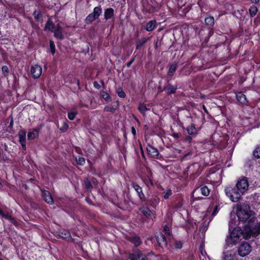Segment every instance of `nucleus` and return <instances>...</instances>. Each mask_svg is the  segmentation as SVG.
I'll use <instances>...</instances> for the list:
<instances>
[{
	"instance_id": "nucleus-19",
	"label": "nucleus",
	"mask_w": 260,
	"mask_h": 260,
	"mask_svg": "<svg viewBox=\"0 0 260 260\" xmlns=\"http://www.w3.org/2000/svg\"><path fill=\"white\" fill-rule=\"evenodd\" d=\"M140 211L145 217L149 218L151 217L152 215V211L148 207H142L140 208Z\"/></svg>"
},
{
	"instance_id": "nucleus-42",
	"label": "nucleus",
	"mask_w": 260,
	"mask_h": 260,
	"mask_svg": "<svg viewBox=\"0 0 260 260\" xmlns=\"http://www.w3.org/2000/svg\"><path fill=\"white\" fill-rule=\"evenodd\" d=\"M172 194V190L169 189L163 192V198L165 199H168Z\"/></svg>"
},
{
	"instance_id": "nucleus-35",
	"label": "nucleus",
	"mask_w": 260,
	"mask_h": 260,
	"mask_svg": "<svg viewBox=\"0 0 260 260\" xmlns=\"http://www.w3.org/2000/svg\"><path fill=\"white\" fill-rule=\"evenodd\" d=\"M42 13L40 10H35L33 12V16L37 22H39L40 18L42 17Z\"/></svg>"
},
{
	"instance_id": "nucleus-55",
	"label": "nucleus",
	"mask_w": 260,
	"mask_h": 260,
	"mask_svg": "<svg viewBox=\"0 0 260 260\" xmlns=\"http://www.w3.org/2000/svg\"><path fill=\"white\" fill-rule=\"evenodd\" d=\"M200 250L202 255H204L203 251H204V245L203 244H201L200 246Z\"/></svg>"
},
{
	"instance_id": "nucleus-25",
	"label": "nucleus",
	"mask_w": 260,
	"mask_h": 260,
	"mask_svg": "<svg viewBox=\"0 0 260 260\" xmlns=\"http://www.w3.org/2000/svg\"><path fill=\"white\" fill-rule=\"evenodd\" d=\"M186 131L190 135H196L197 134L196 128L193 124H191L190 125L187 126Z\"/></svg>"
},
{
	"instance_id": "nucleus-36",
	"label": "nucleus",
	"mask_w": 260,
	"mask_h": 260,
	"mask_svg": "<svg viewBox=\"0 0 260 260\" xmlns=\"http://www.w3.org/2000/svg\"><path fill=\"white\" fill-rule=\"evenodd\" d=\"M96 19V17H95L92 13H91L86 17L85 19V22L86 23L89 24Z\"/></svg>"
},
{
	"instance_id": "nucleus-28",
	"label": "nucleus",
	"mask_w": 260,
	"mask_h": 260,
	"mask_svg": "<svg viewBox=\"0 0 260 260\" xmlns=\"http://www.w3.org/2000/svg\"><path fill=\"white\" fill-rule=\"evenodd\" d=\"M200 189L202 195L204 196H208L209 194L210 190L207 186L201 185L200 187Z\"/></svg>"
},
{
	"instance_id": "nucleus-51",
	"label": "nucleus",
	"mask_w": 260,
	"mask_h": 260,
	"mask_svg": "<svg viewBox=\"0 0 260 260\" xmlns=\"http://www.w3.org/2000/svg\"><path fill=\"white\" fill-rule=\"evenodd\" d=\"M135 58H132L129 61L126 63V66L127 68H129L131 64L133 63L135 60Z\"/></svg>"
},
{
	"instance_id": "nucleus-24",
	"label": "nucleus",
	"mask_w": 260,
	"mask_h": 260,
	"mask_svg": "<svg viewBox=\"0 0 260 260\" xmlns=\"http://www.w3.org/2000/svg\"><path fill=\"white\" fill-rule=\"evenodd\" d=\"M129 241L135 244L136 247L140 245L142 243L140 238L138 236H133L129 238Z\"/></svg>"
},
{
	"instance_id": "nucleus-17",
	"label": "nucleus",
	"mask_w": 260,
	"mask_h": 260,
	"mask_svg": "<svg viewBox=\"0 0 260 260\" xmlns=\"http://www.w3.org/2000/svg\"><path fill=\"white\" fill-rule=\"evenodd\" d=\"M236 256V252L232 250H228L223 252L224 260H234Z\"/></svg>"
},
{
	"instance_id": "nucleus-9",
	"label": "nucleus",
	"mask_w": 260,
	"mask_h": 260,
	"mask_svg": "<svg viewBox=\"0 0 260 260\" xmlns=\"http://www.w3.org/2000/svg\"><path fill=\"white\" fill-rule=\"evenodd\" d=\"M132 186L135 189V190L137 192L138 196L140 199V200L141 202H144L146 201V198L143 193V190L141 187H140L138 184L135 182H133L132 183Z\"/></svg>"
},
{
	"instance_id": "nucleus-4",
	"label": "nucleus",
	"mask_w": 260,
	"mask_h": 260,
	"mask_svg": "<svg viewBox=\"0 0 260 260\" xmlns=\"http://www.w3.org/2000/svg\"><path fill=\"white\" fill-rule=\"evenodd\" d=\"M260 234V224L257 223L253 227L246 225L244 227V238L248 240L251 237H255Z\"/></svg>"
},
{
	"instance_id": "nucleus-60",
	"label": "nucleus",
	"mask_w": 260,
	"mask_h": 260,
	"mask_svg": "<svg viewBox=\"0 0 260 260\" xmlns=\"http://www.w3.org/2000/svg\"><path fill=\"white\" fill-rule=\"evenodd\" d=\"M251 1L253 4H257L259 2V0H251Z\"/></svg>"
},
{
	"instance_id": "nucleus-39",
	"label": "nucleus",
	"mask_w": 260,
	"mask_h": 260,
	"mask_svg": "<svg viewBox=\"0 0 260 260\" xmlns=\"http://www.w3.org/2000/svg\"><path fill=\"white\" fill-rule=\"evenodd\" d=\"M138 110L143 114H145V112L148 110L146 105L143 104H141L138 107Z\"/></svg>"
},
{
	"instance_id": "nucleus-49",
	"label": "nucleus",
	"mask_w": 260,
	"mask_h": 260,
	"mask_svg": "<svg viewBox=\"0 0 260 260\" xmlns=\"http://www.w3.org/2000/svg\"><path fill=\"white\" fill-rule=\"evenodd\" d=\"M164 232H165V234H164L165 236L170 235V228L168 225H166L164 226Z\"/></svg>"
},
{
	"instance_id": "nucleus-34",
	"label": "nucleus",
	"mask_w": 260,
	"mask_h": 260,
	"mask_svg": "<svg viewBox=\"0 0 260 260\" xmlns=\"http://www.w3.org/2000/svg\"><path fill=\"white\" fill-rule=\"evenodd\" d=\"M101 96L104 100H105L107 102L111 101V98L110 96L106 91H102L101 92Z\"/></svg>"
},
{
	"instance_id": "nucleus-6",
	"label": "nucleus",
	"mask_w": 260,
	"mask_h": 260,
	"mask_svg": "<svg viewBox=\"0 0 260 260\" xmlns=\"http://www.w3.org/2000/svg\"><path fill=\"white\" fill-rule=\"evenodd\" d=\"M235 186L238 190L241 192L242 194H244L248 190L249 187L247 178L246 177H242L238 180Z\"/></svg>"
},
{
	"instance_id": "nucleus-62",
	"label": "nucleus",
	"mask_w": 260,
	"mask_h": 260,
	"mask_svg": "<svg viewBox=\"0 0 260 260\" xmlns=\"http://www.w3.org/2000/svg\"><path fill=\"white\" fill-rule=\"evenodd\" d=\"M203 109L205 112H206V113H208L207 109H206V107L204 105L203 106Z\"/></svg>"
},
{
	"instance_id": "nucleus-31",
	"label": "nucleus",
	"mask_w": 260,
	"mask_h": 260,
	"mask_svg": "<svg viewBox=\"0 0 260 260\" xmlns=\"http://www.w3.org/2000/svg\"><path fill=\"white\" fill-rule=\"evenodd\" d=\"M62 30H54L53 32H54V36L60 40L64 39V37L62 33Z\"/></svg>"
},
{
	"instance_id": "nucleus-1",
	"label": "nucleus",
	"mask_w": 260,
	"mask_h": 260,
	"mask_svg": "<svg viewBox=\"0 0 260 260\" xmlns=\"http://www.w3.org/2000/svg\"><path fill=\"white\" fill-rule=\"evenodd\" d=\"M244 229L242 231L239 227H237L230 233L225 239V246H232L236 245L239 240L240 237H244Z\"/></svg>"
},
{
	"instance_id": "nucleus-44",
	"label": "nucleus",
	"mask_w": 260,
	"mask_h": 260,
	"mask_svg": "<svg viewBox=\"0 0 260 260\" xmlns=\"http://www.w3.org/2000/svg\"><path fill=\"white\" fill-rule=\"evenodd\" d=\"M115 108L112 106H107L104 108V111L106 112H110L112 113L115 112Z\"/></svg>"
},
{
	"instance_id": "nucleus-16",
	"label": "nucleus",
	"mask_w": 260,
	"mask_h": 260,
	"mask_svg": "<svg viewBox=\"0 0 260 260\" xmlns=\"http://www.w3.org/2000/svg\"><path fill=\"white\" fill-rule=\"evenodd\" d=\"M177 89V85L174 86L169 83L164 86L162 90L166 91L167 94L170 95L175 93Z\"/></svg>"
},
{
	"instance_id": "nucleus-61",
	"label": "nucleus",
	"mask_w": 260,
	"mask_h": 260,
	"mask_svg": "<svg viewBox=\"0 0 260 260\" xmlns=\"http://www.w3.org/2000/svg\"><path fill=\"white\" fill-rule=\"evenodd\" d=\"M141 258V259L140 260H148L145 255H144V256L143 255Z\"/></svg>"
},
{
	"instance_id": "nucleus-8",
	"label": "nucleus",
	"mask_w": 260,
	"mask_h": 260,
	"mask_svg": "<svg viewBox=\"0 0 260 260\" xmlns=\"http://www.w3.org/2000/svg\"><path fill=\"white\" fill-rule=\"evenodd\" d=\"M143 203L155 209L159 203V199L156 195H152L148 196L147 199H146V201Z\"/></svg>"
},
{
	"instance_id": "nucleus-7",
	"label": "nucleus",
	"mask_w": 260,
	"mask_h": 260,
	"mask_svg": "<svg viewBox=\"0 0 260 260\" xmlns=\"http://www.w3.org/2000/svg\"><path fill=\"white\" fill-rule=\"evenodd\" d=\"M187 169V171L190 173V176H192V177L199 176L202 172L201 166L198 163L192 164L188 167Z\"/></svg>"
},
{
	"instance_id": "nucleus-56",
	"label": "nucleus",
	"mask_w": 260,
	"mask_h": 260,
	"mask_svg": "<svg viewBox=\"0 0 260 260\" xmlns=\"http://www.w3.org/2000/svg\"><path fill=\"white\" fill-rule=\"evenodd\" d=\"M260 19V14H258L257 17L254 19V23H255L256 21H258V20Z\"/></svg>"
},
{
	"instance_id": "nucleus-33",
	"label": "nucleus",
	"mask_w": 260,
	"mask_h": 260,
	"mask_svg": "<svg viewBox=\"0 0 260 260\" xmlns=\"http://www.w3.org/2000/svg\"><path fill=\"white\" fill-rule=\"evenodd\" d=\"M205 23L209 26H212L214 24V19L212 16H209L205 19Z\"/></svg>"
},
{
	"instance_id": "nucleus-52",
	"label": "nucleus",
	"mask_w": 260,
	"mask_h": 260,
	"mask_svg": "<svg viewBox=\"0 0 260 260\" xmlns=\"http://www.w3.org/2000/svg\"><path fill=\"white\" fill-rule=\"evenodd\" d=\"M9 220L10 221V222L11 223H12L13 224H14L16 226L18 224L17 222L12 217H11L10 218Z\"/></svg>"
},
{
	"instance_id": "nucleus-63",
	"label": "nucleus",
	"mask_w": 260,
	"mask_h": 260,
	"mask_svg": "<svg viewBox=\"0 0 260 260\" xmlns=\"http://www.w3.org/2000/svg\"><path fill=\"white\" fill-rule=\"evenodd\" d=\"M189 154H190V153H187V154H185V155H184V156H183V159H185V158H186V157L188 155H189Z\"/></svg>"
},
{
	"instance_id": "nucleus-64",
	"label": "nucleus",
	"mask_w": 260,
	"mask_h": 260,
	"mask_svg": "<svg viewBox=\"0 0 260 260\" xmlns=\"http://www.w3.org/2000/svg\"><path fill=\"white\" fill-rule=\"evenodd\" d=\"M2 214H4V212H3V211L1 209H0V215L2 216Z\"/></svg>"
},
{
	"instance_id": "nucleus-59",
	"label": "nucleus",
	"mask_w": 260,
	"mask_h": 260,
	"mask_svg": "<svg viewBox=\"0 0 260 260\" xmlns=\"http://www.w3.org/2000/svg\"><path fill=\"white\" fill-rule=\"evenodd\" d=\"M173 137L175 138H178L179 137V135L178 133H174L173 134Z\"/></svg>"
},
{
	"instance_id": "nucleus-30",
	"label": "nucleus",
	"mask_w": 260,
	"mask_h": 260,
	"mask_svg": "<svg viewBox=\"0 0 260 260\" xmlns=\"http://www.w3.org/2000/svg\"><path fill=\"white\" fill-rule=\"evenodd\" d=\"M258 9L256 6L252 5L249 9V13L251 17H253L257 13Z\"/></svg>"
},
{
	"instance_id": "nucleus-57",
	"label": "nucleus",
	"mask_w": 260,
	"mask_h": 260,
	"mask_svg": "<svg viewBox=\"0 0 260 260\" xmlns=\"http://www.w3.org/2000/svg\"><path fill=\"white\" fill-rule=\"evenodd\" d=\"M186 141L190 142L192 140V138L190 136H187L185 139Z\"/></svg>"
},
{
	"instance_id": "nucleus-45",
	"label": "nucleus",
	"mask_w": 260,
	"mask_h": 260,
	"mask_svg": "<svg viewBox=\"0 0 260 260\" xmlns=\"http://www.w3.org/2000/svg\"><path fill=\"white\" fill-rule=\"evenodd\" d=\"M76 115V112H69L68 114V118L71 120H73V119H75Z\"/></svg>"
},
{
	"instance_id": "nucleus-21",
	"label": "nucleus",
	"mask_w": 260,
	"mask_h": 260,
	"mask_svg": "<svg viewBox=\"0 0 260 260\" xmlns=\"http://www.w3.org/2000/svg\"><path fill=\"white\" fill-rule=\"evenodd\" d=\"M149 39V38H142L141 39L137 40L136 44V49H140L143 45L146 43Z\"/></svg>"
},
{
	"instance_id": "nucleus-50",
	"label": "nucleus",
	"mask_w": 260,
	"mask_h": 260,
	"mask_svg": "<svg viewBox=\"0 0 260 260\" xmlns=\"http://www.w3.org/2000/svg\"><path fill=\"white\" fill-rule=\"evenodd\" d=\"M93 86L95 88L97 89H99L101 88V85L97 81H94L93 82Z\"/></svg>"
},
{
	"instance_id": "nucleus-20",
	"label": "nucleus",
	"mask_w": 260,
	"mask_h": 260,
	"mask_svg": "<svg viewBox=\"0 0 260 260\" xmlns=\"http://www.w3.org/2000/svg\"><path fill=\"white\" fill-rule=\"evenodd\" d=\"M59 236L63 239H67L69 238L70 239L72 240V238L71 237L70 233L64 229H61L58 231Z\"/></svg>"
},
{
	"instance_id": "nucleus-5",
	"label": "nucleus",
	"mask_w": 260,
	"mask_h": 260,
	"mask_svg": "<svg viewBox=\"0 0 260 260\" xmlns=\"http://www.w3.org/2000/svg\"><path fill=\"white\" fill-rule=\"evenodd\" d=\"M252 250V247L246 242H242L238 248V253L241 257L248 255Z\"/></svg>"
},
{
	"instance_id": "nucleus-48",
	"label": "nucleus",
	"mask_w": 260,
	"mask_h": 260,
	"mask_svg": "<svg viewBox=\"0 0 260 260\" xmlns=\"http://www.w3.org/2000/svg\"><path fill=\"white\" fill-rule=\"evenodd\" d=\"M182 205H183V203H182V201H180L178 203H177L174 205L173 208L175 209H178L182 207Z\"/></svg>"
},
{
	"instance_id": "nucleus-23",
	"label": "nucleus",
	"mask_w": 260,
	"mask_h": 260,
	"mask_svg": "<svg viewBox=\"0 0 260 260\" xmlns=\"http://www.w3.org/2000/svg\"><path fill=\"white\" fill-rule=\"evenodd\" d=\"M114 15V10L112 8L107 9L104 13V17L106 20L110 19Z\"/></svg>"
},
{
	"instance_id": "nucleus-41",
	"label": "nucleus",
	"mask_w": 260,
	"mask_h": 260,
	"mask_svg": "<svg viewBox=\"0 0 260 260\" xmlns=\"http://www.w3.org/2000/svg\"><path fill=\"white\" fill-rule=\"evenodd\" d=\"M50 51L53 55L55 53V44L52 41H50L49 42Z\"/></svg>"
},
{
	"instance_id": "nucleus-58",
	"label": "nucleus",
	"mask_w": 260,
	"mask_h": 260,
	"mask_svg": "<svg viewBox=\"0 0 260 260\" xmlns=\"http://www.w3.org/2000/svg\"><path fill=\"white\" fill-rule=\"evenodd\" d=\"M132 132L134 136L136 135V129L133 126L132 127Z\"/></svg>"
},
{
	"instance_id": "nucleus-13",
	"label": "nucleus",
	"mask_w": 260,
	"mask_h": 260,
	"mask_svg": "<svg viewBox=\"0 0 260 260\" xmlns=\"http://www.w3.org/2000/svg\"><path fill=\"white\" fill-rule=\"evenodd\" d=\"M147 151L150 157L154 158H159V152L158 149L150 145L147 147Z\"/></svg>"
},
{
	"instance_id": "nucleus-15",
	"label": "nucleus",
	"mask_w": 260,
	"mask_h": 260,
	"mask_svg": "<svg viewBox=\"0 0 260 260\" xmlns=\"http://www.w3.org/2000/svg\"><path fill=\"white\" fill-rule=\"evenodd\" d=\"M143 256V253L138 249H133V253H130L128 258L130 260H138Z\"/></svg>"
},
{
	"instance_id": "nucleus-2",
	"label": "nucleus",
	"mask_w": 260,
	"mask_h": 260,
	"mask_svg": "<svg viewBox=\"0 0 260 260\" xmlns=\"http://www.w3.org/2000/svg\"><path fill=\"white\" fill-rule=\"evenodd\" d=\"M250 206L247 204H239L237 206V215L240 221H247L251 215Z\"/></svg>"
},
{
	"instance_id": "nucleus-18",
	"label": "nucleus",
	"mask_w": 260,
	"mask_h": 260,
	"mask_svg": "<svg viewBox=\"0 0 260 260\" xmlns=\"http://www.w3.org/2000/svg\"><path fill=\"white\" fill-rule=\"evenodd\" d=\"M236 99L241 104L247 105L248 103L246 95L242 92H239L236 94Z\"/></svg>"
},
{
	"instance_id": "nucleus-26",
	"label": "nucleus",
	"mask_w": 260,
	"mask_h": 260,
	"mask_svg": "<svg viewBox=\"0 0 260 260\" xmlns=\"http://www.w3.org/2000/svg\"><path fill=\"white\" fill-rule=\"evenodd\" d=\"M39 135V131L37 129H34L32 132H30L27 134L28 140H33L35 139Z\"/></svg>"
},
{
	"instance_id": "nucleus-11",
	"label": "nucleus",
	"mask_w": 260,
	"mask_h": 260,
	"mask_svg": "<svg viewBox=\"0 0 260 260\" xmlns=\"http://www.w3.org/2000/svg\"><path fill=\"white\" fill-rule=\"evenodd\" d=\"M18 136L19 139V142L20 144L21 145L22 149L25 150L26 149V147L25 145L26 132L23 129H21L19 132Z\"/></svg>"
},
{
	"instance_id": "nucleus-40",
	"label": "nucleus",
	"mask_w": 260,
	"mask_h": 260,
	"mask_svg": "<svg viewBox=\"0 0 260 260\" xmlns=\"http://www.w3.org/2000/svg\"><path fill=\"white\" fill-rule=\"evenodd\" d=\"M76 161L78 165L81 166L83 165L85 162V158L81 156H78V157H76Z\"/></svg>"
},
{
	"instance_id": "nucleus-3",
	"label": "nucleus",
	"mask_w": 260,
	"mask_h": 260,
	"mask_svg": "<svg viewBox=\"0 0 260 260\" xmlns=\"http://www.w3.org/2000/svg\"><path fill=\"white\" fill-rule=\"evenodd\" d=\"M226 196L229 198L232 202H238L241 198V192L235 186H226L224 188Z\"/></svg>"
},
{
	"instance_id": "nucleus-54",
	"label": "nucleus",
	"mask_w": 260,
	"mask_h": 260,
	"mask_svg": "<svg viewBox=\"0 0 260 260\" xmlns=\"http://www.w3.org/2000/svg\"><path fill=\"white\" fill-rule=\"evenodd\" d=\"M55 30H62V28L60 25V23H58L56 25V29Z\"/></svg>"
},
{
	"instance_id": "nucleus-47",
	"label": "nucleus",
	"mask_w": 260,
	"mask_h": 260,
	"mask_svg": "<svg viewBox=\"0 0 260 260\" xmlns=\"http://www.w3.org/2000/svg\"><path fill=\"white\" fill-rule=\"evenodd\" d=\"M182 242L180 241H176L175 242V247L177 249H181L182 247Z\"/></svg>"
},
{
	"instance_id": "nucleus-37",
	"label": "nucleus",
	"mask_w": 260,
	"mask_h": 260,
	"mask_svg": "<svg viewBox=\"0 0 260 260\" xmlns=\"http://www.w3.org/2000/svg\"><path fill=\"white\" fill-rule=\"evenodd\" d=\"M84 182L85 188L87 190H90L92 188V185L90 181L88 179H86Z\"/></svg>"
},
{
	"instance_id": "nucleus-14",
	"label": "nucleus",
	"mask_w": 260,
	"mask_h": 260,
	"mask_svg": "<svg viewBox=\"0 0 260 260\" xmlns=\"http://www.w3.org/2000/svg\"><path fill=\"white\" fill-rule=\"evenodd\" d=\"M42 196L43 200L49 204H52L53 203V198L49 191L45 189L42 190Z\"/></svg>"
},
{
	"instance_id": "nucleus-12",
	"label": "nucleus",
	"mask_w": 260,
	"mask_h": 260,
	"mask_svg": "<svg viewBox=\"0 0 260 260\" xmlns=\"http://www.w3.org/2000/svg\"><path fill=\"white\" fill-rule=\"evenodd\" d=\"M156 239L160 247L163 248L167 246V242L165 235L160 233L156 236Z\"/></svg>"
},
{
	"instance_id": "nucleus-10",
	"label": "nucleus",
	"mask_w": 260,
	"mask_h": 260,
	"mask_svg": "<svg viewBox=\"0 0 260 260\" xmlns=\"http://www.w3.org/2000/svg\"><path fill=\"white\" fill-rule=\"evenodd\" d=\"M42 71V67L38 64L32 66L30 69L31 74L35 79L38 78L41 76Z\"/></svg>"
},
{
	"instance_id": "nucleus-29",
	"label": "nucleus",
	"mask_w": 260,
	"mask_h": 260,
	"mask_svg": "<svg viewBox=\"0 0 260 260\" xmlns=\"http://www.w3.org/2000/svg\"><path fill=\"white\" fill-rule=\"evenodd\" d=\"M54 25L53 22L50 19H49L45 24V29H48L49 30L53 32L54 30Z\"/></svg>"
},
{
	"instance_id": "nucleus-38",
	"label": "nucleus",
	"mask_w": 260,
	"mask_h": 260,
	"mask_svg": "<svg viewBox=\"0 0 260 260\" xmlns=\"http://www.w3.org/2000/svg\"><path fill=\"white\" fill-rule=\"evenodd\" d=\"M253 155L256 158H260V145L256 147L253 152Z\"/></svg>"
},
{
	"instance_id": "nucleus-27",
	"label": "nucleus",
	"mask_w": 260,
	"mask_h": 260,
	"mask_svg": "<svg viewBox=\"0 0 260 260\" xmlns=\"http://www.w3.org/2000/svg\"><path fill=\"white\" fill-rule=\"evenodd\" d=\"M177 64L176 63H173L170 67L168 75L170 77H172L177 70Z\"/></svg>"
},
{
	"instance_id": "nucleus-46",
	"label": "nucleus",
	"mask_w": 260,
	"mask_h": 260,
	"mask_svg": "<svg viewBox=\"0 0 260 260\" xmlns=\"http://www.w3.org/2000/svg\"><path fill=\"white\" fill-rule=\"evenodd\" d=\"M117 93L118 95L121 98H124L126 96V94L121 88H119L118 89Z\"/></svg>"
},
{
	"instance_id": "nucleus-32",
	"label": "nucleus",
	"mask_w": 260,
	"mask_h": 260,
	"mask_svg": "<svg viewBox=\"0 0 260 260\" xmlns=\"http://www.w3.org/2000/svg\"><path fill=\"white\" fill-rule=\"evenodd\" d=\"M102 12V8L101 6L96 7L93 9V12L92 14L96 18H98L101 15Z\"/></svg>"
},
{
	"instance_id": "nucleus-22",
	"label": "nucleus",
	"mask_w": 260,
	"mask_h": 260,
	"mask_svg": "<svg viewBox=\"0 0 260 260\" xmlns=\"http://www.w3.org/2000/svg\"><path fill=\"white\" fill-rule=\"evenodd\" d=\"M156 26V21L155 20H151L149 21L146 25L145 29L147 31H152Z\"/></svg>"
},
{
	"instance_id": "nucleus-43",
	"label": "nucleus",
	"mask_w": 260,
	"mask_h": 260,
	"mask_svg": "<svg viewBox=\"0 0 260 260\" xmlns=\"http://www.w3.org/2000/svg\"><path fill=\"white\" fill-rule=\"evenodd\" d=\"M2 71L3 74L5 77H7L8 75L9 70L7 66H4L2 67Z\"/></svg>"
},
{
	"instance_id": "nucleus-53",
	"label": "nucleus",
	"mask_w": 260,
	"mask_h": 260,
	"mask_svg": "<svg viewBox=\"0 0 260 260\" xmlns=\"http://www.w3.org/2000/svg\"><path fill=\"white\" fill-rule=\"evenodd\" d=\"M2 216L8 220H9L10 218L12 217L11 216H9L8 214H5V213H4V214H2Z\"/></svg>"
}]
</instances>
